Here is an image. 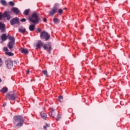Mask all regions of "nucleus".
Segmentation results:
<instances>
[{
    "instance_id": "1",
    "label": "nucleus",
    "mask_w": 130,
    "mask_h": 130,
    "mask_svg": "<svg viewBox=\"0 0 130 130\" xmlns=\"http://www.w3.org/2000/svg\"><path fill=\"white\" fill-rule=\"evenodd\" d=\"M28 20L29 22H31L32 24H34L35 25L39 24V21H40L39 13L34 12L29 17Z\"/></svg>"
},
{
    "instance_id": "2",
    "label": "nucleus",
    "mask_w": 130,
    "mask_h": 130,
    "mask_svg": "<svg viewBox=\"0 0 130 130\" xmlns=\"http://www.w3.org/2000/svg\"><path fill=\"white\" fill-rule=\"evenodd\" d=\"M13 124L16 126H22L24 123V119L21 116H15L14 117Z\"/></svg>"
},
{
    "instance_id": "3",
    "label": "nucleus",
    "mask_w": 130,
    "mask_h": 130,
    "mask_svg": "<svg viewBox=\"0 0 130 130\" xmlns=\"http://www.w3.org/2000/svg\"><path fill=\"white\" fill-rule=\"evenodd\" d=\"M9 40H10L8 43V46L11 50L13 49V47H14V45H15V38L14 37H9Z\"/></svg>"
},
{
    "instance_id": "4",
    "label": "nucleus",
    "mask_w": 130,
    "mask_h": 130,
    "mask_svg": "<svg viewBox=\"0 0 130 130\" xmlns=\"http://www.w3.org/2000/svg\"><path fill=\"white\" fill-rule=\"evenodd\" d=\"M40 37L41 39H45L46 41H47L50 38V35L47 32L43 31L41 32Z\"/></svg>"
},
{
    "instance_id": "5",
    "label": "nucleus",
    "mask_w": 130,
    "mask_h": 130,
    "mask_svg": "<svg viewBox=\"0 0 130 130\" xmlns=\"http://www.w3.org/2000/svg\"><path fill=\"white\" fill-rule=\"evenodd\" d=\"M5 64H6L8 69H12L13 68V60H11V59H8L5 61Z\"/></svg>"
},
{
    "instance_id": "6",
    "label": "nucleus",
    "mask_w": 130,
    "mask_h": 130,
    "mask_svg": "<svg viewBox=\"0 0 130 130\" xmlns=\"http://www.w3.org/2000/svg\"><path fill=\"white\" fill-rule=\"evenodd\" d=\"M6 98L9 100H15L16 97L15 94L8 93L6 95Z\"/></svg>"
},
{
    "instance_id": "7",
    "label": "nucleus",
    "mask_w": 130,
    "mask_h": 130,
    "mask_svg": "<svg viewBox=\"0 0 130 130\" xmlns=\"http://www.w3.org/2000/svg\"><path fill=\"white\" fill-rule=\"evenodd\" d=\"M44 49L45 50H47L49 53H50V51H51V45L49 44H46L43 46Z\"/></svg>"
},
{
    "instance_id": "8",
    "label": "nucleus",
    "mask_w": 130,
    "mask_h": 130,
    "mask_svg": "<svg viewBox=\"0 0 130 130\" xmlns=\"http://www.w3.org/2000/svg\"><path fill=\"white\" fill-rule=\"evenodd\" d=\"M20 22L19 21V19L18 17H15L14 18H13L11 21H10V24L11 25H15L16 24H19Z\"/></svg>"
},
{
    "instance_id": "9",
    "label": "nucleus",
    "mask_w": 130,
    "mask_h": 130,
    "mask_svg": "<svg viewBox=\"0 0 130 130\" xmlns=\"http://www.w3.org/2000/svg\"><path fill=\"white\" fill-rule=\"evenodd\" d=\"M11 11L13 12L14 14H16V15H20V14H21V11L19 10V9L16 7H13L11 9Z\"/></svg>"
},
{
    "instance_id": "10",
    "label": "nucleus",
    "mask_w": 130,
    "mask_h": 130,
    "mask_svg": "<svg viewBox=\"0 0 130 130\" xmlns=\"http://www.w3.org/2000/svg\"><path fill=\"white\" fill-rule=\"evenodd\" d=\"M9 37H13V36H10L9 35H8L7 36V35L6 34H4L1 36V39L2 40V41H6V40H7V39H9Z\"/></svg>"
},
{
    "instance_id": "11",
    "label": "nucleus",
    "mask_w": 130,
    "mask_h": 130,
    "mask_svg": "<svg viewBox=\"0 0 130 130\" xmlns=\"http://www.w3.org/2000/svg\"><path fill=\"white\" fill-rule=\"evenodd\" d=\"M3 16V17H6L7 20H8V21H9V20H11V15H10L8 12H4L2 16Z\"/></svg>"
},
{
    "instance_id": "12",
    "label": "nucleus",
    "mask_w": 130,
    "mask_h": 130,
    "mask_svg": "<svg viewBox=\"0 0 130 130\" xmlns=\"http://www.w3.org/2000/svg\"><path fill=\"white\" fill-rule=\"evenodd\" d=\"M19 50L22 53H23V54H28V53H29V50H28L27 49L21 48Z\"/></svg>"
},
{
    "instance_id": "13",
    "label": "nucleus",
    "mask_w": 130,
    "mask_h": 130,
    "mask_svg": "<svg viewBox=\"0 0 130 130\" xmlns=\"http://www.w3.org/2000/svg\"><path fill=\"white\" fill-rule=\"evenodd\" d=\"M57 12L56 9H54L53 8L49 12V16H54L55 14Z\"/></svg>"
},
{
    "instance_id": "14",
    "label": "nucleus",
    "mask_w": 130,
    "mask_h": 130,
    "mask_svg": "<svg viewBox=\"0 0 130 130\" xmlns=\"http://www.w3.org/2000/svg\"><path fill=\"white\" fill-rule=\"evenodd\" d=\"M36 46L37 49H40V48H41L42 46H44L43 43H42V42H41V41H39L37 43Z\"/></svg>"
},
{
    "instance_id": "15",
    "label": "nucleus",
    "mask_w": 130,
    "mask_h": 130,
    "mask_svg": "<svg viewBox=\"0 0 130 130\" xmlns=\"http://www.w3.org/2000/svg\"><path fill=\"white\" fill-rule=\"evenodd\" d=\"M5 28H6V25L0 22V30H1V32H5Z\"/></svg>"
},
{
    "instance_id": "16",
    "label": "nucleus",
    "mask_w": 130,
    "mask_h": 130,
    "mask_svg": "<svg viewBox=\"0 0 130 130\" xmlns=\"http://www.w3.org/2000/svg\"><path fill=\"white\" fill-rule=\"evenodd\" d=\"M35 25L36 24H35L34 23H32V24H30L29 26V30L31 31H34V30H35Z\"/></svg>"
},
{
    "instance_id": "17",
    "label": "nucleus",
    "mask_w": 130,
    "mask_h": 130,
    "mask_svg": "<svg viewBox=\"0 0 130 130\" xmlns=\"http://www.w3.org/2000/svg\"><path fill=\"white\" fill-rule=\"evenodd\" d=\"M41 116L42 118H43L45 120H46V118H47V115H46V114H45L44 112H42L41 113Z\"/></svg>"
},
{
    "instance_id": "18",
    "label": "nucleus",
    "mask_w": 130,
    "mask_h": 130,
    "mask_svg": "<svg viewBox=\"0 0 130 130\" xmlns=\"http://www.w3.org/2000/svg\"><path fill=\"white\" fill-rule=\"evenodd\" d=\"M52 111L49 113V115L52 117H55V114L54 113V109H52Z\"/></svg>"
},
{
    "instance_id": "19",
    "label": "nucleus",
    "mask_w": 130,
    "mask_h": 130,
    "mask_svg": "<svg viewBox=\"0 0 130 130\" xmlns=\"http://www.w3.org/2000/svg\"><path fill=\"white\" fill-rule=\"evenodd\" d=\"M30 12V9H26L25 10H24V12H23V15H24V16H28V15H29V13Z\"/></svg>"
},
{
    "instance_id": "20",
    "label": "nucleus",
    "mask_w": 130,
    "mask_h": 130,
    "mask_svg": "<svg viewBox=\"0 0 130 130\" xmlns=\"http://www.w3.org/2000/svg\"><path fill=\"white\" fill-rule=\"evenodd\" d=\"M1 92H3V93H7V92H8V88L4 87L1 90Z\"/></svg>"
},
{
    "instance_id": "21",
    "label": "nucleus",
    "mask_w": 130,
    "mask_h": 130,
    "mask_svg": "<svg viewBox=\"0 0 130 130\" xmlns=\"http://www.w3.org/2000/svg\"><path fill=\"white\" fill-rule=\"evenodd\" d=\"M18 30L19 32H21V33H25L26 32V29L25 28H19Z\"/></svg>"
},
{
    "instance_id": "22",
    "label": "nucleus",
    "mask_w": 130,
    "mask_h": 130,
    "mask_svg": "<svg viewBox=\"0 0 130 130\" xmlns=\"http://www.w3.org/2000/svg\"><path fill=\"white\" fill-rule=\"evenodd\" d=\"M53 9H54V10H56V11H57V10L58 9V4H55Z\"/></svg>"
},
{
    "instance_id": "23",
    "label": "nucleus",
    "mask_w": 130,
    "mask_h": 130,
    "mask_svg": "<svg viewBox=\"0 0 130 130\" xmlns=\"http://www.w3.org/2000/svg\"><path fill=\"white\" fill-rule=\"evenodd\" d=\"M53 22L55 24H58V23H59V19L56 18H54L53 19Z\"/></svg>"
},
{
    "instance_id": "24",
    "label": "nucleus",
    "mask_w": 130,
    "mask_h": 130,
    "mask_svg": "<svg viewBox=\"0 0 130 130\" xmlns=\"http://www.w3.org/2000/svg\"><path fill=\"white\" fill-rule=\"evenodd\" d=\"M42 73L44 74L45 76L47 77H48V73L47 72V70H44L42 71Z\"/></svg>"
},
{
    "instance_id": "25",
    "label": "nucleus",
    "mask_w": 130,
    "mask_h": 130,
    "mask_svg": "<svg viewBox=\"0 0 130 130\" xmlns=\"http://www.w3.org/2000/svg\"><path fill=\"white\" fill-rule=\"evenodd\" d=\"M6 54L7 55H9V56H13L14 55V53L10 52H6Z\"/></svg>"
},
{
    "instance_id": "26",
    "label": "nucleus",
    "mask_w": 130,
    "mask_h": 130,
    "mask_svg": "<svg viewBox=\"0 0 130 130\" xmlns=\"http://www.w3.org/2000/svg\"><path fill=\"white\" fill-rule=\"evenodd\" d=\"M1 3L3 6H7V2H6V1L1 0Z\"/></svg>"
},
{
    "instance_id": "27",
    "label": "nucleus",
    "mask_w": 130,
    "mask_h": 130,
    "mask_svg": "<svg viewBox=\"0 0 130 130\" xmlns=\"http://www.w3.org/2000/svg\"><path fill=\"white\" fill-rule=\"evenodd\" d=\"M49 124H46L45 126H44V129H46L48 127H49Z\"/></svg>"
},
{
    "instance_id": "28",
    "label": "nucleus",
    "mask_w": 130,
    "mask_h": 130,
    "mask_svg": "<svg viewBox=\"0 0 130 130\" xmlns=\"http://www.w3.org/2000/svg\"><path fill=\"white\" fill-rule=\"evenodd\" d=\"M58 13H59V15H61V14L62 13H63V10L62 9H59Z\"/></svg>"
},
{
    "instance_id": "29",
    "label": "nucleus",
    "mask_w": 130,
    "mask_h": 130,
    "mask_svg": "<svg viewBox=\"0 0 130 130\" xmlns=\"http://www.w3.org/2000/svg\"><path fill=\"white\" fill-rule=\"evenodd\" d=\"M63 97L62 96H60L58 97V101H59V102H61V101L63 99Z\"/></svg>"
},
{
    "instance_id": "30",
    "label": "nucleus",
    "mask_w": 130,
    "mask_h": 130,
    "mask_svg": "<svg viewBox=\"0 0 130 130\" xmlns=\"http://www.w3.org/2000/svg\"><path fill=\"white\" fill-rule=\"evenodd\" d=\"M9 5L12 6H15V3H14L13 2H9Z\"/></svg>"
},
{
    "instance_id": "31",
    "label": "nucleus",
    "mask_w": 130,
    "mask_h": 130,
    "mask_svg": "<svg viewBox=\"0 0 130 130\" xmlns=\"http://www.w3.org/2000/svg\"><path fill=\"white\" fill-rule=\"evenodd\" d=\"M59 118H60V115L57 114V117H56V120H59Z\"/></svg>"
},
{
    "instance_id": "32",
    "label": "nucleus",
    "mask_w": 130,
    "mask_h": 130,
    "mask_svg": "<svg viewBox=\"0 0 130 130\" xmlns=\"http://www.w3.org/2000/svg\"><path fill=\"white\" fill-rule=\"evenodd\" d=\"M3 60L2 59V58H0V67H2V66H3Z\"/></svg>"
},
{
    "instance_id": "33",
    "label": "nucleus",
    "mask_w": 130,
    "mask_h": 130,
    "mask_svg": "<svg viewBox=\"0 0 130 130\" xmlns=\"http://www.w3.org/2000/svg\"><path fill=\"white\" fill-rule=\"evenodd\" d=\"M21 22H26V19L22 18L20 20Z\"/></svg>"
},
{
    "instance_id": "34",
    "label": "nucleus",
    "mask_w": 130,
    "mask_h": 130,
    "mask_svg": "<svg viewBox=\"0 0 130 130\" xmlns=\"http://www.w3.org/2000/svg\"><path fill=\"white\" fill-rule=\"evenodd\" d=\"M4 51H8V47H5L4 48Z\"/></svg>"
},
{
    "instance_id": "35",
    "label": "nucleus",
    "mask_w": 130,
    "mask_h": 130,
    "mask_svg": "<svg viewBox=\"0 0 130 130\" xmlns=\"http://www.w3.org/2000/svg\"><path fill=\"white\" fill-rule=\"evenodd\" d=\"M2 19H3V14L0 13V20H2Z\"/></svg>"
},
{
    "instance_id": "36",
    "label": "nucleus",
    "mask_w": 130,
    "mask_h": 130,
    "mask_svg": "<svg viewBox=\"0 0 130 130\" xmlns=\"http://www.w3.org/2000/svg\"><path fill=\"white\" fill-rule=\"evenodd\" d=\"M37 30L39 33H41V29L40 28H38Z\"/></svg>"
},
{
    "instance_id": "37",
    "label": "nucleus",
    "mask_w": 130,
    "mask_h": 130,
    "mask_svg": "<svg viewBox=\"0 0 130 130\" xmlns=\"http://www.w3.org/2000/svg\"><path fill=\"white\" fill-rule=\"evenodd\" d=\"M43 21L44 22H46L47 21L46 18H44Z\"/></svg>"
},
{
    "instance_id": "38",
    "label": "nucleus",
    "mask_w": 130,
    "mask_h": 130,
    "mask_svg": "<svg viewBox=\"0 0 130 130\" xmlns=\"http://www.w3.org/2000/svg\"><path fill=\"white\" fill-rule=\"evenodd\" d=\"M29 73H30V71H26V74H29Z\"/></svg>"
},
{
    "instance_id": "39",
    "label": "nucleus",
    "mask_w": 130,
    "mask_h": 130,
    "mask_svg": "<svg viewBox=\"0 0 130 130\" xmlns=\"http://www.w3.org/2000/svg\"><path fill=\"white\" fill-rule=\"evenodd\" d=\"M2 82V79L0 78V83Z\"/></svg>"
},
{
    "instance_id": "40",
    "label": "nucleus",
    "mask_w": 130,
    "mask_h": 130,
    "mask_svg": "<svg viewBox=\"0 0 130 130\" xmlns=\"http://www.w3.org/2000/svg\"><path fill=\"white\" fill-rule=\"evenodd\" d=\"M3 106H6V104H4Z\"/></svg>"
},
{
    "instance_id": "41",
    "label": "nucleus",
    "mask_w": 130,
    "mask_h": 130,
    "mask_svg": "<svg viewBox=\"0 0 130 130\" xmlns=\"http://www.w3.org/2000/svg\"><path fill=\"white\" fill-rule=\"evenodd\" d=\"M66 9H67V8H63V10H66Z\"/></svg>"
},
{
    "instance_id": "42",
    "label": "nucleus",
    "mask_w": 130,
    "mask_h": 130,
    "mask_svg": "<svg viewBox=\"0 0 130 130\" xmlns=\"http://www.w3.org/2000/svg\"><path fill=\"white\" fill-rule=\"evenodd\" d=\"M94 1H97V0H94Z\"/></svg>"
}]
</instances>
